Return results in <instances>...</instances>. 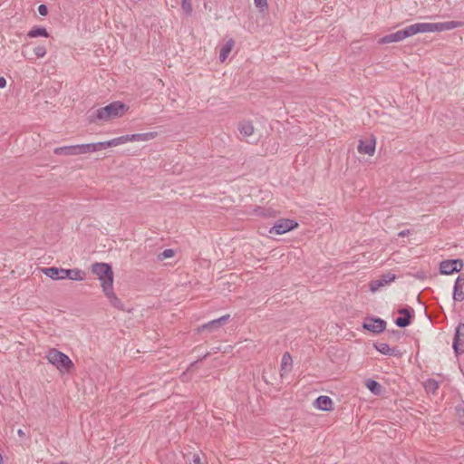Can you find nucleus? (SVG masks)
I'll use <instances>...</instances> for the list:
<instances>
[{
    "label": "nucleus",
    "instance_id": "nucleus-27",
    "mask_svg": "<svg viewBox=\"0 0 464 464\" xmlns=\"http://www.w3.org/2000/svg\"><path fill=\"white\" fill-rule=\"evenodd\" d=\"M136 140H149L150 139H152L155 137V134L153 132H148V133H137L134 134Z\"/></svg>",
    "mask_w": 464,
    "mask_h": 464
},
{
    "label": "nucleus",
    "instance_id": "nucleus-20",
    "mask_svg": "<svg viewBox=\"0 0 464 464\" xmlns=\"http://www.w3.org/2000/svg\"><path fill=\"white\" fill-rule=\"evenodd\" d=\"M65 276L71 280L82 281L84 279L85 273L78 268L65 269Z\"/></svg>",
    "mask_w": 464,
    "mask_h": 464
},
{
    "label": "nucleus",
    "instance_id": "nucleus-24",
    "mask_svg": "<svg viewBox=\"0 0 464 464\" xmlns=\"http://www.w3.org/2000/svg\"><path fill=\"white\" fill-rule=\"evenodd\" d=\"M81 154L90 153L101 150L100 142L97 143H90V144H81Z\"/></svg>",
    "mask_w": 464,
    "mask_h": 464
},
{
    "label": "nucleus",
    "instance_id": "nucleus-38",
    "mask_svg": "<svg viewBox=\"0 0 464 464\" xmlns=\"http://www.w3.org/2000/svg\"><path fill=\"white\" fill-rule=\"evenodd\" d=\"M125 137V141L128 142V141H135V136L134 134H128V135H124Z\"/></svg>",
    "mask_w": 464,
    "mask_h": 464
},
{
    "label": "nucleus",
    "instance_id": "nucleus-12",
    "mask_svg": "<svg viewBox=\"0 0 464 464\" xmlns=\"http://www.w3.org/2000/svg\"><path fill=\"white\" fill-rule=\"evenodd\" d=\"M42 272L53 280L65 279V268H58L55 266L44 267Z\"/></svg>",
    "mask_w": 464,
    "mask_h": 464
},
{
    "label": "nucleus",
    "instance_id": "nucleus-11",
    "mask_svg": "<svg viewBox=\"0 0 464 464\" xmlns=\"http://www.w3.org/2000/svg\"><path fill=\"white\" fill-rule=\"evenodd\" d=\"M464 274H459L457 279L455 280L454 287H453V299L456 302H461L464 300Z\"/></svg>",
    "mask_w": 464,
    "mask_h": 464
},
{
    "label": "nucleus",
    "instance_id": "nucleus-30",
    "mask_svg": "<svg viewBox=\"0 0 464 464\" xmlns=\"http://www.w3.org/2000/svg\"><path fill=\"white\" fill-rule=\"evenodd\" d=\"M181 7L186 14H191L192 6L189 0H181Z\"/></svg>",
    "mask_w": 464,
    "mask_h": 464
},
{
    "label": "nucleus",
    "instance_id": "nucleus-8",
    "mask_svg": "<svg viewBox=\"0 0 464 464\" xmlns=\"http://www.w3.org/2000/svg\"><path fill=\"white\" fill-rule=\"evenodd\" d=\"M452 348L459 355L464 353V324L459 323L455 328Z\"/></svg>",
    "mask_w": 464,
    "mask_h": 464
},
{
    "label": "nucleus",
    "instance_id": "nucleus-33",
    "mask_svg": "<svg viewBox=\"0 0 464 464\" xmlns=\"http://www.w3.org/2000/svg\"><path fill=\"white\" fill-rule=\"evenodd\" d=\"M398 313L400 314H402L403 316L412 315L413 316V310L411 307H402L398 310Z\"/></svg>",
    "mask_w": 464,
    "mask_h": 464
},
{
    "label": "nucleus",
    "instance_id": "nucleus-2",
    "mask_svg": "<svg viewBox=\"0 0 464 464\" xmlns=\"http://www.w3.org/2000/svg\"><path fill=\"white\" fill-rule=\"evenodd\" d=\"M128 110L129 107L125 103L120 101L112 102L95 111H89L88 120L91 123L97 121H108L123 116Z\"/></svg>",
    "mask_w": 464,
    "mask_h": 464
},
{
    "label": "nucleus",
    "instance_id": "nucleus-16",
    "mask_svg": "<svg viewBox=\"0 0 464 464\" xmlns=\"http://www.w3.org/2000/svg\"><path fill=\"white\" fill-rule=\"evenodd\" d=\"M103 292H104V295H106V297L110 300V303L113 307H115L121 311L125 310L122 302L114 294L113 287L110 288V290H108V289L103 290Z\"/></svg>",
    "mask_w": 464,
    "mask_h": 464
},
{
    "label": "nucleus",
    "instance_id": "nucleus-10",
    "mask_svg": "<svg viewBox=\"0 0 464 464\" xmlns=\"http://www.w3.org/2000/svg\"><path fill=\"white\" fill-rule=\"evenodd\" d=\"M229 318V314L223 315L218 319L212 320L207 324H202L198 328V332L200 333L202 331L208 330L209 332L216 331L219 329L222 325H224Z\"/></svg>",
    "mask_w": 464,
    "mask_h": 464
},
{
    "label": "nucleus",
    "instance_id": "nucleus-36",
    "mask_svg": "<svg viewBox=\"0 0 464 464\" xmlns=\"http://www.w3.org/2000/svg\"><path fill=\"white\" fill-rule=\"evenodd\" d=\"M388 334L394 337L395 339H400L401 338V332L399 330H392V331H388Z\"/></svg>",
    "mask_w": 464,
    "mask_h": 464
},
{
    "label": "nucleus",
    "instance_id": "nucleus-3",
    "mask_svg": "<svg viewBox=\"0 0 464 464\" xmlns=\"http://www.w3.org/2000/svg\"><path fill=\"white\" fill-rule=\"evenodd\" d=\"M92 273L98 276L103 290H110L113 285V271L108 263H94L92 265Z\"/></svg>",
    "mask_w": 464,
    "mask_h": 464
},
{
    "label": "nucleus",
    "instance_id": "nucleus-9",
    "mask_svg": "<svg viewBox=\"0 0 464 464\" xmlns=\"http://www.w3.org/2000/svg\"><path fill=\"white\" fill-rule=\"evenodd\" d=\"M396 278V276L392 273H385L382 275L379 278L375 280H372L370 282L369 287L372 292H376L380 290L382 286L392 283Z\"/></svg>",
    "mask_w": 464,
    "mask_h": 464
},
{
    "label": "nucleus",
    "instance_id": "nucleus-19",
    "mask_svg": "<svg viewBox=\"0 0 464 464\" xmlns=\"http://www.w3.org/2000/svg\"><path fill=\"white\" fill-rule=\"evenodd\" d=\"M237 129L244 137H250L254 133V126L249 121H240Z\"/></svg>",
    "mask_w": 464,
    "mask_h": 464
},
{
    "label": "nucleus",
    "instance_id": "nucleus-44",
    "mask_svg": "<svg viewBox=\"0 0 464 464\" xmlns=\"http://www.w3.org/2000/svg\"><path fill=\"white\" fill-rule=\"evenodd\" d=\"M3 462V458H2V455L0 454V464H2Z\"/></svg>",
    "mask_w": 464,
    "mask_h": 464
},
{
    "label": "nucleus",
    "instance_id": "nucleus-13",
    "mask_svg": "<svg viewBox=\"0 0 464 464\" xmlns=\"http://www.w3.org/2000/svg\"><path fill=\"white\" fill-rule=\"evenodd\" d=\"M375 144L376 142L374 138H372L367 141L361 140L358 145V151L362 154L372 156L375 151Z\"/></svg>",
    "mask_w": 464,
    "mask_h": 464
},
{
    "label": "nucleus",
    "instance_id": "nucleus-21",
    "mask_svg": "<svg viewBox=\"0 0 464 464\" xmlns=\"http://www.w3.org/2000/svg\"><path fill=\"white\" fill-rule=\"evenodd\" d=\"M235 42L229 39L222 47L219 53L220 62H225L234 47Z\"/></svg>",
    "mask_w": 464,
    "mask_h": 464
},
{
    "label": "nucleus",
    "instance_id": "nucleus-22",
    "mask_svg": "<svg viewBox=\"0 0 464 464\" xmlns=\"http://www.w3.org/2000/svg\"><path fill=\"white\" fill-rule=\"evenodd\" d=\"M30 38L49 37V33L44 27L34 26L27 34Z\"/></svg>",
    "mask_w": 464,
    "mask_h": 464
},
{
    "label": "nucleus",
    "instance_id": "nucleus-1",
    "mask_svg": "<svg viewBox=\"0 0 464 464\" xmlns=\"http://www.w3.org/2000/svg\"><path fill=\"white\" fill-rule=\"evenodd\" d=\"M463 26L464 22L460 21H448L441 23H418L409 25L402 30H399L395 33L384 35L383 37L378 40V44H386L391 43H397L419 33L449 31L457 27Z\"/></svg>",
    "mask_w": 464,
    "mask_h": 464
},
{
    "label": "nucleus",
    "instance_id": "nucleus-32",
    "mask_svg": "<svg viewBox=\"0 0 464 464\" xmlns=\"http://www.w3.org/2000/svg\"><path fill=\"white\" fill-rule=\"evenodd\" d=\"M113 146H116L114 139L100 142L101 150H105Z\"/></svg>",
    "mask_w": 464,
    "mask_h": 464
},
{
    "label": "nucleus",
    "instance_id": "nucleus-45",
    "mask_svg": "<svg viewBox=\"0 0 464 464\" xmlns=\"http://www.w3.org/2000/svg\"><path fill=\"white\" fill-rule=\"evenodd\" d=\"M198 362V361L193 362V363H191V365L196 364Z\"/></svg>",
    "mask_w": 464,
    "mask_h": 464
},
{
    "label": "nucleus",
    "instance_id": "nucleus-35",
    "mask_svg": "<svg viewBox=\"0 0 464 464\" xmlns=\"http://www.w3.org/2000/svg\"><path fill=\"white\" fill-rule=\"evenodd\" d=\"M38 12L41 15L44 16L48 14V7L45 5H40L38 6Z\"/></svg>",
    "mask_w": 464,
    "mask_h": 464
},
{
    "label": "nucleus",
    "instance_id": "nucleus-6",
    "mask_svg": "<svg viewBox=\"0 0 464 464\" xmlns=\"http://www.w3.org/2000/svg\"><path fill=\"white\" fill-rule=\"evenodd\" d=\"M386 321L379 317H366L362 323V328L373 334H381L386 328Z\"/></svg>",
    "mask_w": 464,
    "mask_h": 464
},
{
    "label": "nucleus",
    "instance_id": "nucleus-17",
    "mask_svg": "<svg viewBox=\"0 0 464 464\" xmlns=\"http://www.w3.org/2000/svg\"><path fill=\"white\" fill-rule=\"evenodd\" d=\"M292 357L288 352H285L282 356L280 374L283 377L287 374L292 369Z\"/></svg>",
    "mask_w": 464,
    "mask_h": 464
},
{
    "label": "nucleus",
    "instance_id": "nucleus-39",
    "mask_svg": "<svg viewBox=\"0 0 464 464\" xmlns=\"http://www.w3.org/2000/svg\"><path fill=\"white\" fill-rule=\"evenodd\" d=\"M6 86V80L5 77H0V89H3Z\"/></svg>",
    "mask_w": 464,
    "mask_h": 464
},
{
    "label": "nucleus",
    "instance_id": "nucleus-4",
    "mask_svg": "<svg viewBox=\"0 0 464 464\" xmlns=\"http://www.w3.org/2000/svg\"><path fill=\"white\" fill-rule=\"evenodd\" d=\"M46 357L48 362L61 372L65 371L69 372L73 368V363L69 356L57 349H50Z\"/></svg>",
    "mask_w": 464,
    "mask_h": 464
},
{
    "label": "nucleus",
    "instance_id": "nucleus-34",
    "mask_svg": "<svg viewBox=\"0 0 464 464\" xmlns=\"http://www.w3.org/2000/svg\"><path fill=\"white\" fill-rule=\"evenodd\" d=\"M256 7L260 8L261 11L267 9V0H254Z\"/></svg>",
    "mask_w": 464,
    "mask_h": 464
},
{
    "label": "nucleus",
    "instance_id": "nucleus-43",
    "mask_svg": "<svg viewBox=\"0 0 464 464\" xmlns=\"http://www.w3.org/2000/svg\"><path fill=\"white\" fill-rule=\"evenodd\" d=\"M208 355V353L205 354L201 359H199L198 361H202L203 359L207 358V356Z\"/></svg>",
    "mask_w": 464,
    "mask_h": 464
},
{
    "label": "nucleus",
    "instance_id": "nucleus-41",
    "mask_svg": "<svg viewBox=\"0 0 464 464\" xmlns=\"http://www.w3.org/2000/svg\"><path fill=\"white\" fill-rule=\"evenodd\" d=\"M193 463L194 464H201L200 458H199L198 455H194V457H193Z\"/></svg>",
    "mask_w": 464,
    "mask_h": 464
},
{
    "label": "nucleus",
    "instance_id": "nucleus-29",
    "mask_svg": "<svg viewBox=\"0 0 464 464\" xmlns=\"http://www.w3.org/2000/svg\"><path fill=\"white\" fill-rule=\"evenodd\" d=\"M175 252L171 248L165 249L160 255H159L160 260H164L166 258L172 257L174 256Z\"/></svg>",
    "mask_w": 464,
    "mask_h": 464
},
{
    "label": "nucleus",
    "instance_id": "nucleus-15",
    "mask_svg": "<svg viewBox=\"0 0 464 464\" xmlns=\"http://www.w3.org/2000/svg\"><path fill=\"white\" fill-rule=\"evenodd\" d=\"M56 155H79L81 154L80 145L63 146L54 149Z\"/></svg>",
    "mask_w": 464,
    "mask_h": 464
},
{
    "label": "nucleus",
    "instance_id": "nucleus-7",
    "mask_svg": "<svg viewBox=\"0 0 464 464\" xmlns=\"http://www.w3.org/2000/svg\"><path fill=\"white\" fill-rule=\"evenodd\" d=\"M298 227V223L293 219H280L270 229V234L282 235Z\"/></svg>",
    "mask_w": 464,
    "mask_h": 464
},
{
    "label": "nucleus",
    "instance_id": "nucleus-40",
    "mask_svg": "<svg viewBox=\"0 0 464 464\" xmlns=\"http://www.w3.org/2000/svg\"><path fill=\"white\" fill-rule=\"evenodd\" d=\"M410 234V230L409 229H405V230H402L401 231L398 236L401 237H406Z\"/></svg>",
    "mask_w": 464,
    "mask_h": 464
},
{
    "label": "nucleus",
    "instance_id": "nucleus-18",
    "mask_svg": "<svg viewBox=\"0 0 464 464\" xmlns=\"http://www.w3.org/2000/svg\"><path fill=\"white\" fill-rule=\"evenodd\" d=\"M374 348L382 354L396 356L398 355V351L396 348H391L387 343H376L373 344Z\"/></svg>",
    "mask_w": 464,
    "mask_h": 464
},
{
    "label": "nucleus",
    "instance_id": "nucleus-42",
    "mask_svg": "<svg viewBox=\"0 0 464 464\" xmlns=\"http://www.w3.org/2000/svg\"><path fill=\"white\" fill-rule=\"evenodd\" d=\"M17 433L21 437L24 435V432L22 430H18Z\"/></svg>",
    "mask_w": 464,
    "mask_h": 464
},
{
    "label": "nucleus",
    "instance_id": "nucleus-14",
    "mask_svg": "<svg viewBox=\"0 0 464 464\" xmlns=\"http://www.w3.org/2000/svg\"><path fill=\"white\" fill-rule=\"evenodd\" d=\"M314 405L322 411H331L333 409V401L325 395L319 396L314 402Z\"/></svg>",
    "mask_w": 464,
    "mask_h": 464
},
{
    "label": "nucleus",
    "instance_id": "nucleus-25",
    "mask_svg": "<svg viewBox=\"0 0 464 464\" xmlns=\"http://www.w3.org/2000/svg\"><path fill=\"white\" fill-rule=\"evenodd\" d=\"M412 315L397 317L394 321L395 324L400 328H405L411 324Z\"/></svg>",
    "mask_w": 464,
    "mask_h": 464
},
{
    "label": "nucleus",
    "instance_id": "nucleus-37",
    "mask_svg": "<svg viewBox=\"0 0 464 464\" xmlns=\"http://www.w3.org/2000/svg\"><path fill=\"white\" fill-rule=\"evenodd\" d=\"M114 140H115V144L116 146L118 145H121V144H123L125 143V137L124 136H121V137H117V138H114Z\"/></svg>",
    "mask_w": 464,
    "mask_h": 464
},
{
    "label": "nucleus",
    "instance_id": "nucleus-31",
    "mask_svg": "<svg viewBox=\"0 0 464 464\" xmlns=\"http://www.w3.org/2000/svg\"><path fill=\"white\" fill-rule=\"evenodd\" d=\"M34 53L38 58H42L46 54V48L44 45L36 46Z\"/></svg>",
    "mask_w": 464,
    "mask_h": 464
},
{
    "label": "nucleus",
    "instance_id": "nucleus-5",
    "mask_svg": "<svg viewBox=\"0 0 464 464\" xmlns=\"http://www.w3.org/2000/svg\"><path fill=\"white\" fill-rule=\"evenodd\" d=\"M463 266V260L459 258L443 260L440 264V272L442 275H451L461 271Z\"/></svg>",
    "mask_w": 464,
    "mask_h": 464
},
{
    "label": "nucleus",
    "instance_id": "nucleus-26",
    "mask_svg": "<svg viewBox=\"0 0 464 464\" xmlns=\"http://www.w3.org/2000/svg\"><path fill=\"white\" fill-rule=\"evenodd\" d=\"M424 387L427 392L435 393L439 389V382L433 379H429L426 381Z\"/></svg>",
    "mask_w": 464,
    "mask_h": 464
},
{
    "label": "nucleus",
    "instance_id": "nucleus-28",
    "mask_svg": "<svg viewBox=\"0 0 464 464\" xmlns=\"http://www.w3.org/2000/svg\"><path fill=\"white\" fill-rule=\"evenodd\" d=\"M456 413L459 420V422L462 425H464V404L463 405H458L456 407Z\"/></svg>",
    "mask_w": 464,
    "mask_h": 464
},
{
    "label": "nucleus",
    "instance_id": "nucleus-23",
    "mask_svg": "<svg viewBox=\"0 0 464 464\" xmlns=\"http://www.w3.org/2000/svg\"><path fill=\"white\" fill-rule=\"evenodd\" d=\"M366 387L375 395H379L382 392V385L372 379H368L365 382Z\"/></svg>",
    "mask_w": 464,
    "mask_h": 464
}]
</instances>
